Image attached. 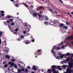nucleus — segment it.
Listing matches in <instances>:
<instances>
[{
	"mask_svg": "<svg viewBox=\"0 0 73 73\" xmlns=\"http://www.w3.org/2000/svg\"><path fill=\"white\" fill-rule=\"evenodd\" d=\"M51 68H52V72H54L53 73H57L56 72V70L55 68H57L59 70H62V69L61 68V67L60 66H56L55 65H53L51 66Z\"/></svg>",
	"mask_w": 73,
	"mask_h": 73,
	"instance_id": "1",
	"label": "nucleus"
},
{
	"mask_svg": "<svg viewBox=\"0 0 73 73\" xmlns=\"http://www.w3.org/2000/svg\"><path fill=\"white\" fill-rule=\"evenodd\" d=\"M42 19H39L40 20H45L46 21L48 20L49 19L48 18V17L46 16H42V17H41Z\"/></svg>",
	"mask_w": 73,
	"mask_h": 73,
	"instance_id": "2",
	"label": "nucleus"
},
{
	"mask_svg": "<svg viewBox=\"0 0 73 73\" xmlns=\"http://www.w3.org/2000/svg\"><path fill=\"white\" fill-rule=\"evenodd\" d=\"M41 49L38 50V51L36 53V55L38 56V55H40V54H42V52H41Z\"/></svg>",
	"mask_w": 73,
	"mask_h": 73,
	"instance_id": "3",
	"label": "nucleus"
},
{
	"mask_svg": "<svg viewBox=\"0 0 73 73\" xmlns=\"http://www.w3.org/2000/svg\"><path fill=\"white\" fill-rule=\"evenodd\" d=\"M8 64H9V65H11V66H9L10 68H12V67H13V66H15L14 63H13L12 62H9L8 63Z\"/></svg>",
	"mask_w": 73,
	"mask_h": 73,
	"instance_id": "4",
	"label": "nucleus"
},
{
	"mask_svg": "<svg viewBox=\"0 0 73 73\" xmlns=\"http://www.w3.org/2000/svg\"><path fill=\"white\" fill-rule=\"evenodd\" d=\"M69 65V68L71 69V68H73V63L72 62H70L68 63Z\"/></svg>",
	"mask_w": 73,
	"mask_h": 73,
	"instance_id": "5",
	"label": "nucleus"
},
{
	"mask_svg": "<svg viewBox=\"0 0 73 73\" xmlns=\"http://www.w3.org/2000/svg\"><path fill=\"white\" fill-rule=\"evenodd\" d=\"M41 9H45V8H44V7H43L42 6H39V7L37 9V10H36V11H38V10H41Z\"/></svg>",
	"mask_w": 73,
	"mask_h": 73,
	"instance_id": "6",
	"label": "nucleus"
},
{
	"mask_svg": "<svg viewBox=\"0 0 73 73\" xmlns=\"http://www.w3.org/2000/svg\"><path fill=\"white\" fill-rule=\"evenodd\" d=\"M24 41V42H25L26 44H29V43H31L30 41L28 40H26Z\"/></svg>",
	"mask_w": 73,
	"mask_h": 73,
	"instance_id": "7",
	"label": "nucleus"
},
{
	"mask_svg": "<svg viewBox=\"0 0 73 73\" xmlns=\"http://www.w3.org/2000/svg\"><path fill=\"white\" fill-rule=\"evenodd\" d=\"M9 51V48H5L4 49V52H7V54L8 53Z\"/></svg>",
	"mask_w": 73,
	"mask_h": 73,
	"instance_id": "8",
	"label": "nucleus"
},
{
	"mask_svg": "<svg viewBox=\"0 0 73 73\" xmlns=\"http://www.w3.org/2000/svg\"><path fill=\"white\" fill-rule=\"evenodd\" d=\"M54 47H53L52 48V49L51 50V51H52L51 53H53V54H54V56H55V55L54 54H55V53H56V52H54Z\"/></svg>",
	"mask_w": 73,
	"mask_h": 73,
	"instance_id": "9",
	"label": "nucleus"
},
{
	"mask_svg": "<svg viewBox=\"0 0 73 73\" xmlns=\"http://www.w3.org/2000/svg\"><path fill=\"white\" fill-rule=\"evenodd\" d=\"M32 69H33L34 70H37V68L35 66H33L32 68Z\"/></svg>",
	"mask_w": 73,
	"mask_h": 73,
	"instance_id": "10",
	"label": "nucleus"
},
{
	"mask_svg": "<svg viewBox=\"0 0 73 73\" xmlns=\"http://www.w3.org/2000/svg\"><path fill=\"white\" fill-rule=\"evenodd\" d=\"M7 18H8L9 19H10L11 18V16L10 15H8L7 16V17H6L5 18L6 19L5 20H8V19H7Z\"/></svg>",
	"mask_w": 73,
	"mask_h": 73,
	"instance_id": "11",
	"label": "nucleus"
},
{
	"mask_svg": "<svg viewBox=\"0 0 73 73\" xmlns=\"http://www.w3.org/2000/svg\"><path fill=\"white\" fill-rule=\"evenodd\" d=\"M71 59H72V58H67L66 60V61H70V60H71Z\"/></svg>",
	"mask_w": 73,
	"mask_h": 73,
	"instance_id": "12",
	"label": "nucleus"
},
{
	"mask_svg": "<svg viewBox=\"0 0 73 73\" xmlns=\"http://www.w3.org/2000/svg\"><path fill=\"white\" fill-rule=\"evenodd\" d=\"M5 58H7L8 59H9L11 58L10 56H8V55H5Z\"/></svg>",
	"mask_w": 73,
	"mask_h": 73,
	"instance_id": "13",
	"label": "nucleus"
},
{
	"mask_svg": "<svg viewBox=\"0 0 73 73\" xmlns=\"http://www.w3.org/2000/svg\"><path fill=\"white\" fill-rule=\"evenodd\" d=\"M70 70V69L69 68H68L67 70V72H65L64 73H69Z\"/></svg>",
	"mask_w": 73,
	"mask_h": 73,
	"instance_id": "14",
	"label": "nucleus"
},
{
	"mask_svg": "<svg viewBox=\"0 0 73 73\" xmlns=\"http://www.w3.org/2000/svg\"><path fill=\"white\" fill-rule=\"evenodd\" d=\"M66 38L67 40H69L70 39L71 40V36H68Z\"/></svg>",
	"mask_w": 73,
	"mask_h": 73,
	"instance_id": "15",
	"label": "nucleus"
},
{
	"mask_svg": "<svg viewBox=\"0 0 73 73\" xmlns=\"http://www.w3.org/2000/svg\"><path fill=\"white\" fill-rule=\"evenodd\" d=\"M61 56H59V58H63V57H64V56H66V55L65 54H62V55H60Z\"/></svg>",
	"mask_w": 73,
	"mask_h": 73,
	"instance_id": "16",
	"label": "nucleus"
},
{
	"mask_svg": "<svg viewBox=\"0 0 73 73\" xmlns=\"http://www.w3.org/2000/svg\"><path fill=\"white\" fill-rule=\"evenodd\" d=\"M22 4H23L24 5L25 7H28V5H27V4H26V3H23Z\"/></svg>",
	"mask_w": 73,
	"mask_h": 73,
	"instance_id": "17",
	"label": "nucleus"
},
{
	"mask_svg": "<svg viewBox=\"0 0 73 73\" xmlns=\"http://www.w3.org/2000/svg\"><path fill=\"white\" fill-rule=\"evenodd\" d=\"M56 50H60L61 49V48L60 47H57L55 48Z\"/></svg>",
	"mask_w": 73,
	"mask_h": 73,
	"instance_id": "18",
	"label": "nucleus"
},
{
	"mask_svg": "<svg viewBox=\"0 0 73 73\" xmlns=\"http://www.w3.org/2000/svg\"><path fill=\"white\" fill-rule=\"evenodd\" d=\"M38 15L39 16V19H40V18H41L42 19V16H41V15H40V14L38 13Z\"/></svg>",
	"mask_w": 73,
	"mask_h": 73,
	"instance_id": "19",
	"label": "nucleus"
},
{
	"mask_svg": "<svg viewBox=\"0 0 73 73\" xmlns=\"http://www.w3.org/2000/svg\"><path fill=\"white\" fill-rule=\"evenodd\" d=\"M15 5L16 7H19V4H18V3L15 4Z\"/></svg>",
	"mask_w": 73,
	"mask_h": 73,
	"instance_id": "20",
	"label": "nucleus"
},
{
	"mask_svg": "<svg viewBox=\"0 0 73 73\" xmlns=\"http://www.w3.org/2000/svg\"><path fill=\"white\" fill-rule=\"evenodd\" d=\"M64 29H68V26H64L63 27Z\"/></svg>",
	"mask_w": 73,
	"mask_h": 73,
	"instance_id": "21",
	"label": "nucleus"
},
{
	"mask_svg": "<svg viewBox=\"0 0 73 73\" xmlns=\"http://www.w3.org/2000/svg\"><path fill=\"white\" fill-rule=\"evenodd\" d=\"M57 21L56 20H54L53 21V23L54 24H57Z\"/></svg>",
	"mask_w": 73,
	"mask_h": 73,
	"instance_id": "22",
	"label": "nucleus"
},
{
	"mask_svg": "<svg viewBox=\"0 0 73 73\" xmlns=\"http://www.w3.org/2000/svg\"><path fill=\"white\" fill-rule=\"evenodd\" d=\"M70 53H69V52H68L67 53H66L65 55H66V56H70Z\"/></svg>",
	"mask_w": 73,
	"mask_h": 73,
	"instance_id": "23",
	"label": "nucleus"
},
{
	"mask_svg": "<svg viewBox=\"0 0 73 73\" xmlns=\"http://www.w3.org/2000/svg\"><path fill=\"white\" fill-rule=\"evenodd\" d=\"M18 73H20V72H21V70L20 69H18Z\"/></svg>",
	"mask_w": 73,
	"mask_h": 73,
	"instance_id": "24",
	"label": "nucleus"
},
{
	"mask_svg": "<svg viewBox=\"0 0 73 73\" xmlns=\"http://www.w3.org/2000/svg\"><path fill=\"white\" fill-rule=\"evenodd\" d=\"M3 33L2 31L0 32V37H1V35H3Z\"/></svg>",
	"mask_w": 73,
	"mask_h": 73,
	"instance_id": "25",
	"label": "nucleus"
},
{
	"mask_svg": "<svg viewBox=\"0 0 73 73\" xmlns=\"http://www.w3.org/2000/svg\"><path fill=\"white\" fill-rule=\"evenodd\" d=\"M66 24L67 25H70V23H69L66 22Z\"/></svg>",
	"mask_w": 73,
	"mask_h": 73,
	"instance_id": "26",
	"label": "nucleus"
},
{
	"mask_svg": "<svg viewBox=\"0 0 73 73\" xmlns=\"http://www.w3.org/2000/svg\"><path fill=\"white\" fill-rule=\"evenodd\" d=\"M64 24H63L62 23H61L60 25V27H64Z\"/></svg>",
	"mask_w": 73,
	"mask_h": 73,
	"instance_id": "27",
	"label": "nucleus"
},
{
	"mask_svg": "<svg viewBox=\"0 0 73 73\" xmlns=\"http://www.w3.org/2000/svg\"><path fill=\"white\" fill-rule=\"evenodd\" d=\"M48 22H45L44 23V24L45 25H48Z\"/></svg>",
	"mask_w": 73,
	"mask_h": 73,
	"instance_id": "28",
	"label": "nucleus"
},
{
	"mask_svg": "<svg viewBox=\"0 0 73 73\" xmlns=\"http://www.w3.org/2000/svg\"><path fill=\"white\" fill-rule=\"evenodd\" d=\"M25 72H28V70L27 68L25 69Z\"/></svg>",
	"mask_w": 73,
	"mask_h": 73,
	"instance_id": "29",
	"label": "nucleus"
},
{
	"mask_svg": "<svg viewBox=\"0 0 73 73\" xmlns=\"http://www.w3.org/2000/svg\"><path fill=\"white\" fill-rule=\"evenodd\" d=\"M4 42L5 43V44H6V45H7V42H6V41H5L4 42H2V44H3Z\"/></svg>",
	"mask_w": 73,
	"mask_h": 73,
	"instance_id": "30",
	"label": "nucleus"
},
{
	"mask_svg": "<svg viewBox=\"0 0 73 73\" xmlns=\"http://www.w3.org/2000/svg\"><path fill=\"white\" fill-rule=\"evenodd\" d=\"M14 68H17V69H18V68H17V65H16V64H15V65Z\"/></svg>",
	"mask_w": 73,
	"mask_h": 73,
	"instance_id": "31",
	"label": "nucleus"
},
{
	"mask_svg": "<svg viewBox=\"0 0 73 73\" xmlns=\"http://www.w3.org/2000/svg\"><path fill=\"white\" fill-rule=\"evenodd\" d=\"M9 21H11V22H12L13 21V19H9Z\"/></svg>",
	"mask_w": 73,
	"mask_h": 73,
	"instance_id": "32",
	"label": "nucleus"
},
{
	"mask_svg": "<svg viewBox=\"0 0 73 73\" xmlns=\"http://www.w3.org/2000/svg\"><path fill=\"white\" fill-rule=\"evenodd\" d=\"M4 67L5 68H7V67H8V65H7V64H5L4 65Z\"/></svg>",
	"mask_w": 73,
	"mask_h": 73,
	"instance_id": "33",
	"label": "nucleus"
},
{
	"mask_svg": "<svg viewBox=\"0 0 73 73\" xmlns=\"http://www.w3.org/2000/svg\"><path fill=\"white\" fill-rule=\"evenodd\" d=\"M56 59H60V57H59V56H57V57H56Z\"/></svg>",
	"mask_w": 73,
	"mask_h": 73,
	"instance_id": "34",
	"label": "nucleus"
},
{
	"mask_svg": "<svg viewBox=\"0 0 73 73\" xmlns=\"http://www.w3.org/2000/svg\"><path fill=\"white\" fill-rule=\"evenodd\" d=\"M72 73H73V70H71L70 69V72H69L68 73H72Z\"/></svg>",
	"mask_w": 73,
	"mask_h": 73,
	"instance_id": "35",
	"label": "nucleus"
},
{
	"mask_svg": "<svg viewBox=\"0 0 73 73\" xmlns=\"http://www.w3.org/2000/svg\"><path fill=\"white\" fill-rule=\"evenodd\" d=\"M19 31V29L17 28H16L15 29V31L16 32H17V31Z\"/></svg>",
	"mask_w": 73,
	"mask_h": 73,
	"instance_id": "36",
	"label": "nucleus"
},
{
	"mask_svg": "<svg viewBox=\"0 0 73 73\" xmlns=\"http://www.w3.org/2000/svg\"><path fill=\"white\" fill-rule=\"evenodd\" d=\"M33 16H37V13H34L33 14Z\"/></svg>",
	"mask_w": 73,
	"mask_h": 73,
	"instance_id": "37",
	"label": "nucleus"
},
{
	"mask_svg": "<svg viewBox=\"0 0 73 73\" xmlns=\"http://www.w3.org/2000/svg\"><path fill=\"white\" fill-rule=\"evenodd\" d=\"M21 71H22V72H24V68H22L21 69Z\"/></svg>",
	"mask_w": 73,
	"mask_h": 73,
	"instance_id": "38",
	"label": "nucleus"
},
{
	"mask_svg": "<svg viewBox=\"0 0 73 73\" xmlns=\"http://www.w3.org/2000/svg\"><path fill=\"white\" fill-rule=\"evenodd\" d=\"M71 40H73V35L71 36Z\"/></svg>",
	"mask_w": 73,
	"mask_h": 73,
	"instance_id": "39",
	"label": "nucleus"
},
{
	"mask_svg": "<svg viewBox=\"0 0 73 73\" xmlns=\"http://www.w3.org/2000/svg\"><path fill=\"white\" fill-rule=\"evenodd\" d=\"M1 12L2 13H3V14H4V13H5L4 11H1Z\"/></svg>",
	"mask_w": 73,
	"mask_h": 73,
	"instance_id": "40",
	"label": "nucleus"
},
{
	"mask_svg": "<svg viewBox=\"0 0 73 73\" xmlns=\"http://www.w3.org/2000/svg\"><path fill=\"white\" fill-rule=\"evenodd\" d=\"M7 23H10V21L9 20H8L7 21Z\"/></svg>",
	"mask_w": 73,
	"mask_h": 73,
	"instance_id": "41",
	"label": "nucleus"
},
{
	"mask_svg": "<svg viewBox=\"0 0 73 73\" xmlns=\"http://www.w3.org/2000/svg\"><path fill=\"white\" fill-rule=\"evenodd\" d=\"M48 71L49 73H50V72H51V69H49L48 70Z\"/></svg>",
	"mask_w": 73,
	"mask_h": 73,
	"instance_id": "42",
	"label": "nucleus"
},
{
	"mask_svg": "<svg viewBox=\"0 0 73 73\" xmlns=\"http://www.w3.org/2000/svg\"><path fill=\"white\" fill-rule=\"evenodd\" d=\"M11 61L12 62H15V59H12L11 60Z\"/></svg>",
	"mask_w": 73,
	"mask_h": 73,
	"instance_id": "43",
	"label": "nucleus"
},
{
	"mask_svg": "<svg viewBox=\"0 0 73 73\" xmlns=\"http://www.w3.org/2000/svg\"><path fill=\"white\" fill-rule=\"evenodd\" d=\"M5 15V14H2L1 15V16L2 17H3V16H4Z\"/></svg>",
	"mask_w": 73,
	"mask_h": 73,
	"instance_id": "44",
	"label": "nucleus"
},
{
	"mask_svg": "<svg viewBox=\"0 0 73 73\" xmlns=\"http://www.w3.org/2000/svg\"><path fill=\"white\" fill-rule=\"evenodd\" d=\"M63 69H66V66H65V65L63 66Z\"/></svg>",
	"mask_w": 73,
	"mask_h": 73,
	"instance_id": "45",
	"label": "nucleus"
},
{
	"mask_svg": "<svg viewBox=\"0 0 73 73\" xmlns=\"http://www.w3.org/2000/svg\"><path fill=\"white\" fill-rule=\"evenodd\" d=\"M53 13H56V14H57V13L56 11H53Z\"/></svg>",
	"mask_w": 73,
	"mask_h": 73,
	"instance_id": "46",
	"label": "nucleus"
},
{
	"mask_svg": "<svg viewBox=\"0 0 73 73\" xmlns=\"http://www.w3.org/2000/svg\"><path fill=\"white\" fill-rule=\"evenodd\" d=\"M21 38H24V36H23V35H21Z\"/></svg>",
	"mask_w": 73,
	"mask_h": 73,
	"instance_id": "47",
	"label": "nucleus"
},
{
	"mask_svg": "<svg viewBox=\"0 0 73 73\" xmlns=\"http://www.w3.org/2000/svg\"><path fill=\"white\" fill-rule=\"evenodd\" d=\"M15 25V23H12L11 25L12 26V25Z\"/></svg>",
	"mask_w": 73,
	"mask_h": 73,
	"instance_id": "48",
	"label": "nucleus"
},
{
	"mask_svg": "<svg viewBox=\"0 0 73 73\" xmlns=\"http://www.w3.org/2000/svg\"><path fill=\"white\" fill-rule=\"evenodd\" d=\"M23 33L24 34H26L27 33V32L26 31H24Z\"/></svg>",
	"mask_w": 73,
	"mask_h": 73,
	"instance_id": "49",
	"label": "nucleus"
},
{
	"mask_svg": "<svg viewBox=\"0 0 73 73\" xmlns=\"http://www.w3.org/2000/svg\"><path fill=\"white\" fill-rule=\"evenodd\" d=\"M1 38H0V44L1 45Z\"/></svg>",
	"mask_w": 73,
	"mask_h": 73,
	"instance_id": "50",
	"label": "nucleus"
},
{
	"mask_svg": "<svg viewBox=\"0 0 73 73\" xmlns=\"http://www.w3.org/2000/svg\"><path fill=\"white\" fill-rule=\"evenodd\" d=\"M6 63H7V62L5 61H4L3 62V64H6Z\"/></svg>",
	"mask_w": 73,
	"mask_h": 73,
	"instance_id": "51",
	"label": "nucleus"
},
{
	"mask_svg": "<svg viewBox=\"0 0 73 73\" xmlns=\"http://www.w3.org/2000/svg\"><path fill=\"white\" fill-rule=\"evenodd\" d=\"M33 39H34L32 40V42H35V39H34V38H33Z\"/></svg>",
	"mask_w": 73,
	"mask_h": 73,
	"instance_id": "52",
	"label": "nucleus"
},
{
	"mask_svg": "<svg viewBox=\"0 0 73 73\" xmlns=\"http://www.w3.org/2000/svg\"><path fill=\"white\" fill-rule=\"evenodd\" d=\"M59 1L61 2V3H64V2H63L62 1V0H59Z\"/></svg>",
	"mask_w": 73,
	"mask_h": 73,
	"instance_id": "53",
	"label": "nucleus"
},
{
	"mask_svg": "<svg viewBox=\"0 0 73 73\" xmlns=\"http://www.w3.org/2000/svg\"><path fill=\"white\" fill-rule=\"evenodd\" d=\"M27 68H28L29 69H31V67H30V66H28V67H27Z\"/></svg>",
	"mask_w": 73,
	"mask_h": 73,
	"instance_id": "54",
	"label": "nucleus"
},
{
	"mask_svg": "<svg viewBox=\"0 0 73 73\" xmlns=\"http://www.w3.org/2000/svg\"><path fill=\"white\" fill-rule=\"evenodd\" d=\"M71 62H73V59H72V58H71Z\"/></svg>",
	"mask_w": 73,
	"mask_h": 73,
	"instance_id": "55",
	"label": "nucleus"
},
{
	"mask_svg": "<svg viewBox=\"0 0 73 73\" xmlns=\"http://www.w3.org/2000/svg\"><path fill=\"white\" fill-rule=\"evenodd\" d=\"M18 65L19 66V67H21V65H20V64H19Z\"/></svg>",
	"mask_w": 73,
	"mask_h": 73,
	"instance_id": "56",
	"label": "nucleus"
},
{
	"mask_svg": "<svg viewBox=\"0 0 73 73\" xmlns=\"http://www.w3.org/2000/svg\"><path fill=\"white\" fill-rule=\"evenodd\" d=\"M11 2H14V0H10Z\"/></svg>",
	"mask_w": 73,
	"mask_h": 73,
	"instance_id": "57",
	"label": "nucleus"
},
{
	"mask_svg": "<svg viewBox=\"0 0 73 73\" xmlns=\"http://www.w3.org/2000/svg\"><path fill=\"white\" fill-rule=\"evenodd\" d=\"M39 13H40V14H42V13H43V12H42L41 11H40Z\"/></svg>",
	"mask_w": 73,
	"mask_h": 73,
	"instance_id": "58",
	"label": "nucleus"
},
{
	"mask_svg": "<svg viewBox=\"0 0 73 73\" xmlns=\"http://www.w3.org/2000/svg\"><path fill=\"white\" fill-rule=\"evenodd\" d=\"M58 55H59V56H61V54L60 53L58 54Z\"/></svg>",
	"mask_w": 73,
	"mask_h": 73,
	"instance_id": "59",
	"label": "nucleus"
},
{
	"mask_svg": "<svg viewBox=\"0 0 73 73\" xmlns=\"http://www.w3.org/2000/svg\"><path fill=\"white\" fill-rule=\"evenodd\" d=\"M61 48L62 49H63V48H64V46H62L61 47Z\"/></svg>",
	"mask_w": 73,
	"mask_h": 73,
	"instance_id": "60",
	"label": "nucleus"
},
{
	"mask_svg": "<svg viewBox=\"0 0 73 73\" xmlns=\"http://www.w3.org/2000/svg\"><path fill=\"white\" fill-rule=\"evenodd\" d=\"M63 44V42H61L60 43V45H62V44Z\"/></svg>",
	"mask_w": 73,
	"mask_h": 73,
	"instance_id": "61",
	"label": "nucleus"
},
{
	"mask_svg": "<svg viewBox=\"0 0 73 73\" xmlns=\"http://www.w3.org/2000/svg\"><path fill=\"white\" fill-rule=\"evenodd\" d=\"M71 57H73V54H71Z\"/></svg>",
	"mask_w": 73,
	"mask_h": 73,
	"instance_id": "62",
	"label": "nucleus"
},
{
	"mask_svg": "<svg viewBox=\"0 0 73 73\" xmlns=\"http://www.w3.org/2000/svg\"><path fill=\"white\" fill-rule=\"evenodd\" d=\"M72 44L73 45V41H71Z\"/></svg>",
	"mask_w": 73,
	"mask_h": 73,
	"instance_id": "63",
	"label": "nucleus"
},
{
	"mask_svg": "<svg viewBox=\"0 0 73 73\" xmlns=\"http://www.w3.org/2000/svg\"><path fill=\"white\" fill-rule=\"evenodd\" d=\"M25 26H26V27H27V24H25Z\"/></svg>",
	"mask_w": 73,
	"mask_h": 73,
	"instance_id": "64",
	"label": "nucleus"
}]
</instances>
